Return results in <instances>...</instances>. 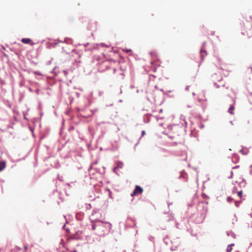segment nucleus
I'll use <instances>...</instances> for the list:
<instances>
[{"mask_svg": "<svg viewBox=\"0 0 252 252\" xmlns=\"http://www.w3.org/2000/svg\"><path fill=\"white\" fill-rule=\"evenodd\" d=\"M64 73L65 74H66V72L65 71H64Z\"/></svg>", "mask_w": 252, "mask_h": 252, "instance_id": "412c9836", "label": "nucleus"}, {"mask_svg": "<svg viewBox=\"0 0 252 252\" xmlns=\"http://www.w3.org/2000/svg\"><path fill=\"white\" fill-rule=\"evenodd\" d=\"M234 177L236 180L235 183L238 185L240 188H245L246 186V181L243 178L242 171L239 170V166H236L233 168V170L231 172L229 178L232 179Z\"/></svg>", "mask_w": 252, "mask_h": 252, "instance_id": "f257e3e1", "label": "nucleus"}, {"mask_svg": "<svg viewBox=\"0 0 252 252\" xmlns=\"http://www.w3.org/2000/svg\"><path fill=\"white\" fill-rule=\"evenodd\" d=\"M233 245H234V244H231L227 246V249H226L227 252H230L232 251V246H233Z\"/></svg>", "mask_w": 252, "mask_h": 252, "instance_id": "1a4fd4ad", "label": "nucleus"}, {"mask_svg": "<svg viewBox=\"0 0 252 252\" xmlns=\"http://www.w3.org/2000/svg\"><path fill=\"white\" fill-rule=\"evenodd\" d=\"M200 53H201V57L202 58H203L204 56L207 55V53L205 51L203 50V49H201L200 50Z\"/></svg>", "mask_w": 252, "mask_h": 252, "instance_id": "6e6552de", "label": "nucleus"}, {"mask_svg": "<svg viewBox=\"0 0 252 252\" xmlns=\"http://www.w3.org/2000/svg\"><path fill=\"white\" fill-rule=\"evenodd\" d=\"M24 249H25V250L26 251H27V249H28V246H27V245H25V246H24Z\"/></svg>", "mask_w": 252, "mask_h": 252, "instance_id": "2eb2a0df", "label": "nucleus"}, {"mask_svg": "<svg viewBox=\"0 0 252 252\" xmlns=\"http://www.w3.org/2000/svg\"><path fill=\"white\" fill-rule=\"evenodd\" d=\"M126 52L127 53L130 52H131V49H127L126 50Z\"/></svg>", "mask_w": 252, "mask_h": 252, "instance_id": "4468645a", "label": "nucleus"}, {"mask_svg": "<svg viewBox=\"0 0 252 252\" xmlns=\"http://www.w3.org/2000/svg\"><path fill=\"white\" fill-rule=\"evenodd\" d=\"M235 109V107L233 105H231L230 106L229 108L228 109V112L231 114H234V111Z\"/></svg>", "mask_w": 252, "mask_h": 252, "instance_id": "423d86ee", "label": "nucleus"}, {"mask_svg": "<svg viewBox=\"0 0 252 252\" xmlns=\"http://www.w3.org/2000/svg\"><path fill=\"white\" fill-rule=\"evenodd\" d=\"M218 61H219V62H220V59H218Z\"/></svg>", "mask_w": 252, "mask_h": 252, "instance_id": "aec40b11", "label": "nucleus"}, {"mask_svg": "<svg viewBox=\"0 0 252 252\" xmlns=\"http://www.w3.org/2000/svg\"><path fill=\"white\" fill-rule=\"evenodd\" d=\"M227 200L230 202V201L232 200V198L231 197H227Z\"/></svg>", "mask_w": 252, "mask_h": 252, "instance_id": "9b49d317", "label": "nucleus"}, {"mask_svg": "<svg viewBox=\"0 0 252 252\" xmlns=\"http://www.w3.org/2000/svg\"><path fill=\"white\" fill-rule=\"evenodd\" d=\"M200 94H201V95H203V97H204V94H203V93H201Z\"/></svg>", "mask_w": 252, "mask_h": 252, "instance_id": "6ab92c4d", "label": "nucleus"}, {"mask_svg": "<svg viewBox=\"0 0 252 252\" xmlns=\"http://www.w3.org/2000/svg\"><path fill=\"white\" fill-rule=\"evenodd\" d=\"M70 252H77V251L76 250H73V251H70Z\"/></svg>", "mask_w": 252, "mask_h": 252, "instance_id": "a211bd4d", "label": "nucleus"}, {"mask_svg": "<svg viewBox=\"0 0 252 252\" xmlns=\"http://www.w3.org/2000/svg\"><path fill=\"white\" fill-rule=\"evenodd\" d=\"M5 167V164L4 162H0V172L4 169Z\"/></svg>", "mask_w": 252, "mask_h": 252, "instance_id": "0eeeda50", "label": "nucleus"}, {"mask_svg": "<svg viewBox=\"0 0 252 252\" xmlns=\"http://www.w3.org/2000/svg\"><path fill=\"white\" fill-rule=\"evenodd\" d=\"M21 41L24 44H30L32 45L34 44V43L32 41L31 39L29 38H23Z\"/></svg>", "mask_w": 252, "mask_h": 252, "instance_id": "39448f33", "label": "nucleus"}, {"mask_svg": "<svg viewBox=\"0 0 252 252\" xmlns=\"http://www.w3.org/2000/svg\"><path fill=\"white\" fill-rule=\"evenodd\" d=\"M237 194H238V196L240 198H242V194H243V191H242V190H240V191H238V192H237Z\"/></svg>", "mask_w": 252, "mask_h": 252, "instance_id": "9d476101", "label": "nucleus"}, {"mask_svg": "<svg viewBox=\"0 0 252 252\" xmlns=\"http://www.w3.org/2000/svg\"><path fill=\"white\" fill-rule=\"evenodd\" d=\"M108 224L109 225V228L111 229V226H112L111 224L110 223H108Z\"/></svg>", "mask_w": 252, "mask_h": 252, "instance_id": "f3484780", "label": "nucleus"}, {"mask_svg": "<svg viewBox=\"0 0 252 252\" xmlns=\"http://www.w3.org/2000/svg\"><path fill=\"white\" fill-rule=\"evenodd\" d=\"M234 177L236 180L235 183L238 185L240 188H245L246 186V181L243 178L242 171L239 170V166H236L233 168V170L231 172L229 178L232 179Z\"/></svg>", "mask_w": 252, "mask_h": 252, "instance_id": "f03ea898", "label": "nucleus"}, {"mask_svg": "<svg viewBox=\"0 0 252 252\" xmlns=\"http://www.w3.org/2000/svg\"><path fill=\"white\" fill-rule=\"evenodd\" d=\"M145 134V131L144 130H143L142 131V136H143Z\"/></svg>", "mask_w": 252, "mask_h": 252, "instance_id": "ddd939ff", "label": "nucleus"}, {"mask_svg": "<svg viewBox=\"0 0 252 252\" xmlns=\"http://www.w3.org/2000/svg\"><path fill=\"white\" fill-rule=\"evenodd\" d=\"M116 166L114 168V171L116 172V171L119 168H122L124 166V164L121 161H117L116 162Z\"/></svg>", "mask_w": 252, "mask_h": 252, "instance_id": "20e7f679", "label": "nucleus"}, {"mask_svg": "<svg viewBox=\"0 0 252 252\" xmlns=\"http://www.w3.org/2000/svg\"><path fill=\"white\" fill-rule=\"evenodd\" d=\"M95 228H96V225H94V224H93V226H92V229H93V230H95Z\"/></svg>", "mask_w": 252, "mask_h": 252, "instance_id": "f8f14e48", "label": "nucleus"}, {"mask_svg": "<svg viewBox=\"0 0 252 252\" xmlns=\"http://www.w3.org/2000/svg\"><path fill=\"white\" fill-rule=\"evenodd\" d=\"M143 191V189L140 186L136 185L133 191L131 193V195L132 196L137 195L138 194H141Z\"/></svg>", "mask_w": 252, "mask_h": 252, "instance_id": "7ed1b4c3", "label": "nucleus"}, {"mask_svg": "<svg viewBox=\"0 0 252 252\" xmlns=\"http://www.w3.org/2000/svg\"><path fill=\"white\" fill-rule=\"evenodd\" d=\"M222 80V77H220V78L218 80V81H220V80Z\"/></svg>", "mask_w": 252, "mask_h": 252, "instance_id": "dca6fc26", "label": "nucleus"}]
</instances>
